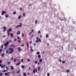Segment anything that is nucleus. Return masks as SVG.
Here are the masks:
<instances>
[{
	"instance_id": "nucleus-58",
	"label": "nucleus",
	"mask_w": 76,
	"mask_h": 76,
	"mask_svg": "<svg viewBox=\"0 0 76 76\" xmlns=\"http://www.w3.org/2000/svg\"><path fill=\"white\" fill-rule=\"evenodd\" d=\"M7 47H6L5 48H4V49H7Z\"/></svg>"
},
{
	"instance_id": "nucleus-4",
	"label": "nucleus",
	"mask_w": 76,
	"mask_h": 76,
	"mask_svg": "<svg viewBox=\"0 0 76 76\" xmlns=\"http://www.w3.org/2000/svg\"><path fill=\"white\" fill-rule=\"evenodd\" d=\"M17 50H18V52H20L21 51H22V50L20 49V48L18 47V48H17Z\"/></svg>"
},
{
	"instance_id": "nucleus-19",
	"label": "nucleus",
	"mask_w": 76,
	"mask_h": 76,
	"mask_svg": "<svg viewBox=\"0 0 76 76\" xmlns=\"http://www.w3.org/2000/svg\"><path fill=\"white\" fill-rule=\"evenodd\" d=\"M1 57H4V54H3V53H2L1 54Z\"/></svg>"
},
{
	"instance_id": "nucleus-41",
	"label": "nucleus",
	"mask_w": 76,
	"mask_h": 76,
	"mask_svg": "<svg viewBox=\"0 0 76 76\" xmlns=\"http://www.w3.org/2000/svg\"><path fill=\"white\" fill-rule=\"evenodd\" d=\"M20 10H22V8H21V7L20 8Z\"/></svg>"
},
{
	"instance_id": "nucleus-31",
	"label": "nucleus",
	"mask_w": 76,
	"mask_h": 76,
	"mask_svg": "<svg viewBox=\"0 0 76 76\" xmlns=\"http://www.w3.org/2000/svg\"><path fill=\"white\" fill-rule=\"evenodd\" d=\"M48 35L47 34L46 35V38H48Z\"/></svg>"
},
{
	"instance_id": "nucleus-3",
	"label": "nucleus",
	"mask_w": 76,
	"mask_h": 76,
	"mask_svg": "<svg viewBox=\"0 0 76 76\" xmlns=\"http://www.w3.org/2000/svg\"><path fill=\"white\" fill-rule=\"evenodd\" d=\"M36 38L37 40H36V42L37 43V42H38V43H39V42H41V40L38 37H36Z\"/></svg>"
},
{
	"instance_id": "nucleus-59",
	"label": "nucleus",
	"mask_w": 76,
	"mask_h": 76,
	"mask_svg": "<svg viewBox=\"0 0 76 76\" xmlns=\"http://www.w3.org/2000/svg\"><path fill=\"white\" fill-rule=\"evenodd\" d=\"M10 59L11 60H13V57H12V58H11Z\"/></svg>"
},
{
	"instance_id": "nucleus-33",
	"label": "nucleus",
	"mask_w": 76,
	"mask_h": 76,
	"mask_svg": "<svg viewBox=\"0 0 76 76\" xmlns=\"http://www.w3.org/2000/svg\"><path fill=\"white\" fill-rule=\"evenodd\" d=\"M1 51H2V49H0V53H1Z\"/></svg>"
},
{
	"instance_id": "nucleus-38",
	"label": "nucleus",
	"mask_w": 76,
	"mask_h": 76,
	"mask_svg": "<svg viewBox=\"0 0 76 76\" xmlns=\"http://www.w3.org/2000/svg\"><path fill=\"white\" fill-rule=\"evenodd\" d=\"M23 58L22 59L21 61V62H23Z\"/></svg>"
},
{
	"instance_id": "nucleus-39",
	"label": "nucleus",
	"mask_w": 76,
	"mask_h": 76,
	"mask_svg": "<svg viewBox=\"0 0 76 76\" xmlns=\"http://www.w3.org/2000/svg\"><path fill=\"white\" fill-rule=\"evenodd\" d=\"M17 38L18 39H20V38L19 37H18Z\"/></svg>"
},
{
	"instance_id": "nucleus-16",
	"label": "nucleus",
	"mask_w": 76,
	"mask_h": 76,
	"mask_svg": "<svg viewBox=\"0 0 76 76\" xmlns=\"http://www.w3.org/2000/svg\"><path fill=\"white\" fill-rule=\"evenodd\" d=\"M20 18H21V15H20L18 17V19H20Z\"/></svg>"
},
{
	"instance_id": "nucleus-29",
	"label": "nucleus",
	"mask_w": 76,
	"mask_h": 76,
	"mask_svg": "<svg viewBox=\"0 0 76 76\" xmlns=\"http://www.w3.org/2000/svg\"><path fill=\"white\" fill-rule=\"evenodd\" d=\"M11 69H13V66H11Z\"/></svg>"
},
{
	"instance_id": "nucleus-2",
	"label": "nucleus",
	"mask_w": 76,
	"mask_h": 76,
	"mask_svg": "<svg viewBox=\"0 0 76 76\" xmlns=\"http://www.w3.org/2000/svg\"><path fill=\"white\" fill-rule=\"evenodd\" d=\"M12 28H10L7 31V34H8V37H9V35H10V33H9V32H10L11 31H12Z\"/></svg>"
},
{
	"instance_id": "nucleus-63",
	"label": "nucleus",
	"mask_w": 76,
	"mask_h": 76,
	"mask_svg": "<svg viewBox=\"0 0 76 76\" xmlns=\"http://www.w3.org/2000/svg\"><path fill=\"white\" fill-rule=\"evenodd\" d=\"M18 42H20V40L19 41V40H18Z\"/></svg>"
},
{
	"instance_id": "nucleus-36",
	"label": "nucleus",
	"mask_w": 76,
	"mask_h": 76,
	"mask_svg": "<svg viewBox=\"0 0 76 76\" xmlns=\"http://www.w3.org/2000/svg\"><path fill=\"white\" fill-rule=\"evenodd\" d=\"M2 38H4V37H6V36L5 35H2Z\"/></svg>"
},
{
	"instance_id": "nucleus-47",
	"label": "nucleus",
	"mask_w": 76,
	"mask_h": 76,
	"mask_svg": "<svg viewBox=\"0 0 76 76\" xmlns=\"http://www.w3.org/2000/svg\"><path fill=\"white\" fill-rule=\"evenodd\" d=\"M47 45H48V46H49V45H49V43H47Z\"/></svg>"
},
{
	"instance_id": "nucleus-32",
	"label": "nucleus",
	"mask_w": 76,
	"mask_h": 76,
	"mask_svg": "<svg viewBox=\"0 0 76 76\" xmlns=\"http://www.w3.org/2000/svg\"><path fill=\"white\" fill-rule=\"evenodd\" d=\"M16 59L15 58L14 60V61L15 62V63L16 62Z\"/></svg>"
},
{
	"instance_id": "nucleus-52",
	"label": "nucleus",
	"mask_w": 76,
	"mask_h": 76,
	"mask_svg": "<svg viewBox=\"0 0 76 76\" xmlns=\"http://www.w3.org/2000/svg\"><path fill=\"white\" fill-rule=\"evenodd\" d=\"M66 72H69V70H66Z\"/></svg>"
},
{
	"instance_id": "nucleus-13",
	"label": "nucleus",
	"mask_w": 76,
	"mask_h": 76,
	"mask_svg": "<svg viewBox=\"0 0 76 76\" xmlns=\"http://www.w3.org/2000/svg\"><path fill=\"white\" fill-rule=\"evenodd\" d=\"M10 35H11V38H13V34H12V33H11L10 34Z\"/></svg>"
},
{
	"instance_id": "nucleus-7",
	"label": "nucleus",
	"mask_w": 76,
	"mask_h": 76,
	"mask_svg": "<svg viewBox=\"0 0 76 76\" xmlns=\"http://www.w3.org/2000/svg\"><path fill=\"white\" fill-rule=\"evenodd\" d=\"M4 14L6 13V12H4V11H2V13H1V15H4Z\"/></svg>"
},
{
	"instance_id": "nucleus-49",
	"label": "nucleus",
	"mask_w": 76,
	"mask_h": 76,
	"mask_svg": "<svg viewBox=\"0 0 76 76\" xmlns=\"http://www.w3.org/2000/svg\"><path fill=\"white\" fill-rule=\"evenodd\" d=\"M13 44H12V45L10 46V47H12V46H13Z\"/></svg>"
},
{
	"instance_id": "nucleus-64",
	"label": "nucleus",
	"mask_w": 76,
	"mask_h": 76,
	"mask_svg": "<svg viewBox=\"0 0 76 76\" xmlns=\"http://www.w3.org/2000/svg\"><path fill=\"white\" fill-rule=\"evenodd\" d=\"M42 53L43 54H44V51H43Z\"/></svg>"
},
{
	"instance_id": "nucleus-12",
	"label": "nucleus",
	"mask_w": 76,
	"mask_h": 76,
	"mask_svg": "<svg viewBox=\"0 0 76 76\" xmlns=\"http://www.w3.org/2000/svg\"><path fill=\"white\" fill-rule=\"evenodd\" d=\"M5 18H8V17H9V15H7V14H6L5 15Z\"/></svg>"
},
{
	"instance_id": "nucleus-44",
	"label": "nucleus",
	"mask_w": 76,
	"mask_h": 76,
	"mask_svg": "<svg viewBox=\"0 0 76 76\" xmlns=\"http://www.w3.org/2000/svg\"><path fill=\"white\" fill-rule=\"evenodd\" d=\"M38 33H39V34H41V32H40V31H38Z\"/></svg>"
},
{
	"instance_id": "nucleus-55",
	"label": "nucleus",
	"mask_w": 76,
	"mask_h": 76,
	"mask_svg": "<svg viewBox=\"0 0 76 76\" xmlns=\"http://www.w3.org/2000/svg\"><path fill=\"white\" fill-rule=\"evenodd\" d=\"M1 48H3V45H1Z\"/></svg>"
},
{
	"instance_id": "nucleus-34",
	"label": "nucleus",
	"mask_w": 76,
	"mask_h": 76,
	"mask_svg": "<svg viewBox=\"0 0 76 76\" xmlns=\"http://www.w3.org/2000/svg\"><path fill=\"white\" fill-rule=\"evenodd\" d=\"M22 37H24V33L22 34Z\"/></svg>"
},
{
	"instance_id": "nucleus-54",
	"label": "nucleus",
	"mask_w": 76,
	"mask_h": 76,
	"mask_svg": "<svg viewBox=\"0 0 76 76\" xmlns=\"http://www.w3.org/2000/svg\"><path fill=\"white\" fill-rule=\"evenodd\" d=\"M16 47V46L14 45L13 46V48H15Z\"/></svg>"
},
{
	"instance_id": "nucleus-37",
	"label": "nucleus",
	"mask_w": 76,
	"mask_h": 76,
	"mask_svg": "<svg viewBox=\"0 0 76 76\" xmlns=\"http://www.w3.org/2000/svg\"><path fill=\"white\" fill-rule=\"evenodd\" d=\"M31 31L32 32H33V33H34V30L32 29Z\"/></svg>"
},
{
	"instance_id": "nucleus-25",
	"label": "nucleus",
	"mask_w": 76,
	"mask_h": 76,
	"mask_svg": "<svg viewBox=\"0 0 76 76\" xmlns=\"http://www.w3.org/2000/svg\"><path fill=\"white\" fill-rule=\"evenodd\" d=\"M24 67L25 66L24 65H22V66H21V68H22V69H23V68H24Z\"/></svg>"
},
{
	"instance_id": "nucleus-5",
	"label": "nucleus",
	"mask_w": 76,
	"mask_h": 76,
	"mask_svg": "<svg viewBox=\"0 0 76 76\" xmlns=\"http://www.w3.org/2000/svg\"><path fill=\"white\" fill-rule=\"evenodd\" d=\"M35 72H37V69H34L33 71V72L34 73V74H35Z\"/></svg>"
},
{
	"instance_id": "nucleus-56",
	"label": "nucleus",
	"mask_w": 76,
	"mask_h": 76,
	"mask_svg": "<svg viewBox=\"0 0 76 76\" xmlns=\"http://www.w3.org/2000/svg\"><path fill=\"white\" fill-rule=\"evenodd\" d=\"M16 40H17V39H16V38L15 39L14 41H16Z\"/></svg>"
},
{
	"instance_id": "nucleus-22",
	"label": "nucleus",
	"mask_w": 76,
	"mask_h": 76,
	"mask_svg": "<svg viewBox=\"0 0 76 76\" xmlns=\"http://www.w3.org/2000/svg\"><path fill=\"white\" fill-rule=\"evenodd\" d=\"M36 54H40V53H39V52L38 51L36 53Z\"/></svg>"
},
{
	"instance_id": "nucleus-23",
	"label": "nucleus",
	"mask_w": 76,
	"mask_h": 76,
	"mask_svg": "<svg viewBox=\"0 0 76 76\" xmlns=\"http://www.w3.org/2000/svg\"><path fill=\"white\" fill-rule=\"evenodd\" d=\"M38 57L39 58H40V57H41V55H38Z\"/></svg>"
},
{
	"instance_id": "nucleus-8",
	"label": "nucleus",
	"mask_w": 76,
	"mask_h": 76,
	"mask_svg": "<svg viewBox=\"0 0 76 76\" xmlns=\"http://www.w3.org/2000/svg\"><path fill=\"white\" fill-rule=\"evenodd\" d=\"M30 51L31 52H33V51H34V50L32 49V47L31 46L30 47Z\"/></svg>"
},
{
	"instance_id": "nucleus-62",
	"label": "nucleus",
	"mask_w": 76,
	"mask_h": 76,
	"mask_svg": "<svg viewBox=\"0 0 76 76\" xmlns=\"http://www.w3.org/2000/svg\"><path fill=\"white\" fill-rule=\"evenodd\" d=\"M59 62H61V59L59 60Z\"/></svg>"
},
{
	"instance_id": "nucleus-26",
	"label": "nucleus",
	"mask_w": 76,
	"mask_h": 76,
	"mask_svg": "<svg viewBox=\"0 0 76 76\" xmlns=\"http://www.w3.org/2000/svg\"><path fill=\"white\" fill-rule=\"evenodd\" d=\"M20 70H19V71H17V73H20Z\"/></svg>"
},
{
	"instance_id": "nucleus-20",
	"label": "nucleus",
	"mask_w": 76,
	"mask_h": 76,
	"mask_svg": "<svg viewBox=\"0 0 76 76\" xmlns=\"http://www.w3.org/2000/svg\"><path fill=\"white\" fill-rule=\"evenodd\" d=\"M42 59H40L39 60V62H40V63H41V62H42Z\"/></svg>"
},
{
	"instance_id": "nucleus-60",
	"label": "nucleus",
	"mask_w": 76,
	"mask_h": 76,
	"mask_svg": "<svg viewBox=\"0 0 76 76\" xmlns=\"http://www.w3.org/2000/svg\"><path fill=\"white\" fill-rule=\"evenodd\" d=\"M31 34H32V32H31L29 34V35H31Z\"/></svg>"
},
{
	"instance_id": "nucleus-48",
	"label": "nucleus",
	"mask_w": 76,
	"mask_h": 76,
	"mask_svg": "<svg viewBox=\"0 0 76 76\" xmlns=\"http://www.w3.org/2000/svg\"><path fill=\"white\" fill-rule=\"evenodd\" d=\"M2 63V60H0V63Z\"/></svg>"
},
{
	"instance_id": "nucleus-1",
	"label": "nucleus",
	"mask_w": 76,
	"mask_h": 76,
	"mask_svg": "<svg viewBox=\"0 0 76 76\" xmlns=\"http://www.w3.org/2000/svg\"><path fill=\"white\" fill-rule=\"evenodd\" d=\"M9 50L11 51L8 54H12L13 52V48H10Z\"/></svg>"
},
{
	"instance_id": "nucleus-40",
	"label": "nucleus",
	"mask_w": 76,
	"mask_h": 76,
	"mask_svg": "<svg viewBox=\"0 0 76 76\" xmlns=\"http://www.w3.org/2000/svg\"><path fill=\"white\" fill-rule=\"evenodd\" d=\"M62 63L64 64V63H65V61H62Z\"/></svg>"
},
{
	"instance_id": "nucleus-28",
	"label": "nucleus",
	"mask_w": 76,
	"mask_h": 76,
	"mask_svg": "<svg viewBox=\"0 0 76 76\" xmlns=\"http://www.w3.org/2000/svg\"><path fill=\"white\" fill-rule=\"evenodd\" d=\"M37 63H38V61H36L35 62V64H37Z\"/></svg>"
},
{
	"instance_id": "nucleus-15",
	"label": "nucleus",
	"mask_w": 76,
	"mask_h": 76,
	"mask_svg": "<svg viewBox=\"0 0 76 76\" xmlns=\"http://www.w3.org/2000/svg\"><path fill=\"white\" fill-rule=\"evenodd\" d=\"M20 34V31H18L17 33V34Z\"/></svg>"
},
{
	"instance_id": "nucleus-57",
	"label": "nucleus",
	"mask_w": 76,
	"mask_h": 76,
	"mask_svg": "<svg viewBox=\"0 0 76 76\" xmlns=\"http://www.w3.org/2000/svg\"><path fill=\"white\" fill-rule=\"evenodd\" d=\"M38 65H39V64H40V63H38L37 64Z\"/></svg>"
},
{
	"instance_id": "nucleus-45",
	"label": "nucleus",
	"mask_w": 76,
	"mask_h": 76,
	"mask_svg": "<svg viewBox=\"0 0 76 76\" xmlns=\"http://www.w3.org/2000/svg\"><path fill=\"white\" fill-rule=\"evenodd\" d=\"M5 66H6V65H4L3 66V68H4V67H5Z\"/></svg>"
},
{
	"instance_id": "nucleus-10",
	"label": "nucleus",
	"mask_w": 76,
	"mask_h": 76,
	"mask_svg": "<svg viewBox=\"0 0 76 76\" xmlns=\"http://www.w3.org/2000/svg\"><path fill=\"white\" fill-rule=\"evenodd\" d=\"M10 73V72H7V73H5L4 74L5 76H6V75H7L9 74V73Z\"/></svg>"
},
{
	"instance_id": "nucleus-35",
	"label": "nucleus",
	"mask_w": 76,
	"mask_h": 76,
	"mask_svg": "<svg viewBox=\"0 0 76 76\" xmlns=\"http://www.w3.org/2000/svg\"><path fill=\"white\" fill-rule=\"evenodd\" d=\"M16 12L15 11L14 12H13V14L14 15H15V14H16Z\"/></svg>"
},
{
	"instance_id": "nucleus-46",
	"label": "nucleus",
	"mask_w": 76,
	"mask_h": 76,
	"mask_svg": "<svg viewBox=\"0 0 76 76\" xmlns=\"http://www.w3.org/2000/svg\"><path fill=\"white\" fill-rule=\"evenodd\" d=\"M37 20H36V21L35 22V23L36 24H37Z\"/></svg>"
},
{
	"instance_id": "nucleus-14",
	"label": "nucleus",
	"mask_w": 76,
	"mask_h": 76,
	"mask_svg": "<svg viewBox=\"0 0 76 76\" xmlns=\"http://www.w3.org/2000/svg\"><path fill=\"white\" fill-rule=\"evenodd\" d=\"M7 70H3V71H2V72L3 73H4V72H7Z\"/></svg>"
},
{
	"instance_id": "nucleus-17",
	"label": "nucleus",
	"mask_w": 76,
	"mask_h": 76,
	"mask_svg": "<svg viewBox=\"0 0 76 76\" xmlns=\"http://www.w3.org/2000/svg\"><path fill=\"white\" fill-rule=\"evenodd\" d=\"M23 75L24 76H26V73L25 72H24L23 73Z\"/></svg>"
},
{
	"instance_id": "nucleus-9",
	"label": "nucleus",
	"mask_w": 76,
	"mask_h": 76,
	"mask_svg": "<svg viewBox=\"0 0 76 76\" xmlns=\"http://www.w3.org/2000/svg\"><path fill=\"white\" fill-rule=\"evenodd\" d=\"M20 64V61H19V62L17 63L16 65V66H19V65Z\"/></svg>"
},
{
	"instance_id": "nucleus-6",
	"label": "nucleus",
	"mask_w": 76,
	"mask_h": 76,
	"mask_svg": "<svg viewBox=\"0 0 76 76\" xmlns=\"http://www.w3.org/2000/svg\"><path fill=\"white\" fill-rule=\"evenodd\" d=\"M8 44H9V42L7 41V42L6 43H5L4 44V46L6 47L7 46V45H8Z\"/></svg>"
},
{
	"instance_id": "nucleus-61",
	"label": "nucleus",
	"mask_w": 76,
	"mask_h": 76,
	"mask_svg": "<svg viewBox=\"0 0 76 76\" xmlns=\"http://www.w3.org/2000/svg\"><path fill=\"white\" fill-rule=\"evenodd\" d=\"M34 37V35L32 34V36L31 37V38H32V37Z\"/></svg>"
},
{
	"instance_id": "nucleus-51",
	"label": "nucleus",
	"mask_w": 76,
	"mask_h": 76,
	"mask_svg": "<svg viewBox=\"0 0 76 76\" xmlns=\"http://www.w3.org/2000/svg\"><path fill=\"white\" fill-rule=\"evenodd\" d=\"M3 73H1V74H0V76H1L2 75H3Z\"/></svg>"
},
{
	"instance_id": "nucleus-18",
	"label": "nucleus",
	"mask_w": 76,
	"mask_h": 76,
	"mask_svg": "<svg viewBox=\"0 0 76 76\" xmlns=\"http://www.w3.org/2000/svg\"><path fill=\"white\" fill-rule=\"evenodd\" d=\"M26 43L27 44V48H28L29 47V44L27 42H26Z\"/></svg>"
},
{
	"instance_id": "nucleus-43",
	"label": "nucleus",
	"mask_w": 76,
	"mask_h": 76,
	"mask_svg": "<svg viewBox=\"0 0 76 76\" xmlns=\"http://www.w3.org/2000/svg\"><path fill=\"white\" fill-rule=\"evenodd\" d=\"M47 76H50V73H47Z\"/></svg>"
},
{
	"instance_id": "nucleus-53",
	"label": "nucleus",
	"mask_w": 76,
	"mask_h": 76,
	"mask_svg": "<svg viewBox=\"0 0 76 76\" xmlns=\"http://www.w3.org/2000/svg\"><path fill=\"white\" fill-rule=\"evenodd\" d=\"M59 19H60V20H61V21H62V20H63V19H61V18H60Z\"/></svg>"
},
{
	"instance_id": "nucleus-21",
	"label": "nucleus",
	"mask_w": 76,
	"mask_h": 76,
	"mask_svg": "<svg viewBox=\"0 0 76 76\" xmlns=\"http://www.w3.org/2000/svg\"><path fill=\"white\" fill-rule=\"evenodd\" d=\"M20 25H18V26H19V27H20V26H22V23H20Z\"/></svg>"
},
{
	"instance_id": "nucleus-24",
	"label": "nucleus",
	"mask_w": 76,
	"mask_h": 76,
	"mask_svg": "<svg viewBox=\"0 0 76 76\" xmlns=\"http://www.w3.org/2000/svg\"><path fill=\"white\" fill-rule=\"evenodd\" d=\"M7 64L8 65H9L10 64V62H7Z\"/></svg>"
},
{
	"instance_id": "nucleus-42",
	"label": "nucleus",
	"mask_w": 76,
	"mask_h": 76,
	"mask_svg": "<svg viewBox=\"0 0 76 76\" xmlns=\"http://www.w3.org/2000/svg\"><path fill=\"white\" fill-rule=\"evenodd\" d=\"M23 16H25V13H23Z\"/></svg>"
},
{
	"instance_id": "nucleus-11",
	"label": "nucleus",
	"mask_w": 76,
	"mask_h": 76,
	"mask_svg": "<svg viewBox=\"0 0 76 76\" xmlns=\"http://www.w3.org/2000/svg\"><path fill=\"white\" fill-rule=\"evenodd\" d=\"M3 28L4 29V31H6V27L4 26Z\"/></svg>"
},
{
	"instance_id": "nucleus-30",
	"label": "nucleus",
	"mask_w": 76,
	"mask_h": 76,
	"mask_svg": "<svg viewBox=\"0 0 76 76\" xmlns=\"http://www.w3.org/2000/svg\"><path fill=\"white\" fill-rule=\"evenodd\" d=\"M27 61H31V60H30V59H29L28 58Z\"/></svg>"
},
{
	"instance_id": "nucleus-27",
	"label": "nucleus",
	"mask_w": 76,
	"mask_h": 76,
	"mask_svg": "<svg viewBox=\"0 0 76 76\" xmlns=\"http://www.w3.org/2000/svg\"><path fill=\"white\" fill-rule=\"evenodd\" d=\"M38 71H39V70L40 69V67L39 66L38 68Z\"/></svg>"
},
{
	"instance_id": "nucleus-50",
	"label": "nucleus",
	"mask_w": 76,
	"mask_h": 76,
	"mask_svg": "<svg viewBox=\"0 0 76 76\" xmlns=\"http://www.w3.org/2000/svg\"><path fill=\"white\" fill-rule=\"evenodd\" d=\"M24 45V44H23V45H21V46H22V47H23Z\"/></svg>"
}]
</instances>
